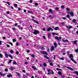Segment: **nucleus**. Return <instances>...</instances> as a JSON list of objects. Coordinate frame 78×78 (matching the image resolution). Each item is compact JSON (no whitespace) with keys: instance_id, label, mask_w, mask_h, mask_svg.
Masks as SVG:
<instances>
[{"instance_id":"f3484780","label":"nucleus","mask_w":78,"mask_h":78,"mask_svg":"<svg viewBox=\"0 0 78 78\" xmlns=\"http://www.w3.org/2000/svg\"><path fill=\"white\" fill-rule=\"evenodd\" d=\"M48 74H52V75H53L54 74V72H53V71H52V73H48Z\"/></svg>"},{"instance_id":"69168bd1","label":"nucleus","mask_w":78,"mask_h":78,"mask_svg":"<svg viewBox=\"0 0 78 78\" xmlns=\"http://www.w3.org/2000/svg\"><path fill=\"white\" fill-rule=\"evenodd\" d=\"M43 38L44 39H45V38H46L45 36H43Z\"/></svg>"},{"instance_id":"f8f14e48","label":"nucleus","mask_w":78,"mask_h":78,"mask_svg":"<svg viewBox=\"0 0 78 78\" xmlns=\"http://www.w3.org/2000/svg\"><path fill=\"white\" fill-rule=\"evenodd\" d=\"M72 22H73V23H76V20L75 19H74L73 20Z\"/></svg>"},{"instance_id":"c9c22d12","label":"nucleus","mask_w":78,"mask_h":78,"mask_svg":"<svg viewBox=\"0 0 78 78\" xmlns=\"http://www.w3.org/2000/svg\"><path fill=\"white\" fill-rule=\"evenodd\" d=\"M9 44H10L11 45H12V46H13V44H12V43L9 42Z\"/></svg>"},{"instance_id":"5fc2aeb1","label":"nucleus","mask_w":78,"mask_h":78,"mask_svg":"<svg viewBox=\"0 0 78 78\" xmlns=\"http://www.w3.org/2000/svg\"><path fill=\"white\" fill-rule=\"evenodd\" d=\"M2 41L0 40V45H2Z\"/></svg>"},{"instance_id":"1a4fd4ad","label":"nucleus","mask_w":78,"mask_h":78,"mask_svg":"<svg viewBox=\"0 0 78 78\" xmlns=\"http://www.w3.org/2000/svg\"><path fill=\"white\" fill-rule=\"evenodd\" d=\"M73 42L74 44H75V45H77L78 44L77 43H76V42H77V40L73 41Z\"/></svg>"},{"instance_id":"4c0bfd02","label":"nucleus","mask_w":78,"mask_h":78,"mask_svg":"<svg viewBox=\"0 0 78 78\" xmlns=\"http://www.w3.org/2000/svg\"><path fill=\"white\" fill-rule=\"evenodd\" d=\"M12 41H13V42H16V39H13Z\"/></svg>"},{"instance_id":"774afa93","label":"nucleus","mask_w":78,"mask_h":78,"mask_svg":"<svg viewBox=\"0 0 78 78\" xmlns=\"http://www.w3.org/2000/svg\"><path fill=\"white\" fill-rule=\"evenodd\" d=\"M25 64H28V62H25Z\"/></svg>"},{"instance_id":"0eeeda50","label":"nucleus","mask_w":78,"mask_h":78,"mask_svg":"<svg viewBox=\"0 0 78 78\" xmlns=\"http://www.w3.org/2000/svg\"><path fill=\"white\" fill-rule=\"evenodd\" d=\"M67 69H69V70H71L72 71H73V69H72V68H70L69 66L67 67Z\"/></svg>"},{"instance_id":"f257e3e1","label":"nucleus","mask_w":78,"mask_h":78,"mask_svg":"<svg viewBox=\"0 0 78 78\" xmlns=\"http://www.w3.org/2000/svg\"><path fill=\"white\" fill-rule=\"evenodd\" d=\"M41 54L43 55H47V52H45V51H42L40 52Z\"/></svg>"},{"instance_id":"864d4df0","label":"nucleus","mask_w":78,"mask_h":78,"mask_svg":"<svg viewBox=\"0 0 78 78\" xmlns=\"http://www.w3.org/2000/svg\"><path fill=\"white\" fill-rule=\"evenodd\" d=\"M64 7V6L63 5H62L61 6V8H63Z\"/></svg>"},{"instance_id":"de8ad7c7","label":"nucleus","mask_w":78,"mask_h":78,"mask_svg":"<svg viewBox=\"0 0 78 78\" xmlns=\"http://www.w3.org/2000/svg\"><path fill=\"white\" fill-rule=\"evenodd\" d=\"M60 59L61 60H64V58H61Z\"/></svg>"},{"instance_id":"8fccbe9b","label":"nucleus","mask_w":78,"mask_h":78,"mask_svg":"<svg viewBox=\"0 0 78 78\" xmlns=\"http://www.w3.org/2000/svg\"><path fill=\"white\" fill-rule=\"evenodd\" d=\"M48 62H51V60H48Z\"/></svg>"},{"instance_id":"58836bf2","label":"nucleus","mask_w":78,"mask_h":78,"mask_svg":"<svg viewBox=\"0 0 78 78\" xmlns=\"http://www.w3.org/2000/svg\"><path fill=\"white\" fill-rule=\"evenodd\" d=\"M62 78H65V76L64 75H62H62H61Z\"/></svg>"},{"instance_id":"bf43d9fd","label":"nucleus","mask_w":78,"mask_h":78,"mask_svg":"<svg viewBox=\"0 0 78 78\" xmlns=\"http://www.w3.org/2000/svg\"><path fill=\"white\" fill-rule=\"evenodd\" d=\"M11 61H12V60H10L9 61V63H11Z\"/></svg>"},{"instance_id":"09e8293b","label":"nucleus","mask_w":78,"mask_h":78,"mask_svg":"<svg viewBox=\"0 0 78 78\" xmlns=\"http://www.w3.org/2000/svg\"><path fill=\"white\" fill-rule=\"evenodd\" d=\"M61 24L62 25H64V22L61 23Z\"/></svg>"},{"instance_id":"2eb2a0df","label":"nucleus","mask_w":78,"mask_h":78,"mask_svg":"<svg viewBox=\"0 0 78 78\" xmlns=\"http://www.w3.org/2000/svg\"><path fill=\"white\" fill-rule=\"evenodd\" d=\"M8 56L9 57H10V58H11V59H13V57H12V56L10 55L9 54Z\"/></svg>"},{"instance_id":"0e129e2a","label":"nucleus","mask_w":78,"mask_h":78,"mask_svg":"<svg viewBox=\"0 0 78 78\" xmlns=\"http://www.w3.org/2000/svg\"><path fill=\"white\" fill-rule=\"evenodd\" d=\"M26 72V71H25V70H23V73H25Z\"/></svg>"},{"instance_id":"c85d7f7f","label":"nucleus","mask_w":78,"mask_h":78,"mask_svg":"<svg viewBox=\"0 0 78 78\" xmlns=\"http://www.w3.org/2000/svg\"><path fill=\"white\" fill-rule=\"evenodd\" d=\"M75 72L76 73V74H77V75L78 76V72L76 71H75Z\"/></svg>"},{"instance_id":"a18cd8bd","label":"nucleus","mask_w":78,"mask_h":78,"mask_svg":"<svg viewBox=\"0 0 78 78\" xmlns=\"http://www.w3.org/2000/svg\"><path fill=\"white\" fill-rule=\"evenodd\" d=\"M50 70H51V69H48V72H50Z\"/></svg>"},{"instance_id":"7c9ffc66","label":"nucleus","mask_w":78,"mask_h":78,"mask_svg":"<svg viewBox=\"0 0 78 78\" xmlns=\"http://www.w3.org/2000/svg\"><path fill=\"white\" fill-rule=\"evenodd\" d=\"M62 19H63V20H66V17H62Z\"/></svg>"},{"instance_id":"c756f323","label":"nucleus","mask_w":78,"mask_h":78,"mask_svg":"<svg viewBox=\"0 0 78 78\" xmlns=\"http://www.w3.org/2000/svg\"><path fill=\"white\" fill-rule=\"evenodd\" d=\"M51 36V34H48V39H49L50 38V37Z\"/></svg>"},{"instance_id":"a19ab883","label":"nucleus","mask_w":78,"mask_h":78,"mask_svg":"<svg viewBox=\"0 0 78 78\" xmlns=\"http://www.w3.org/2000/svg\"><path fill=\"white\" fill-rule=\"evenodd\" d=\"M72 28V27L71 26H70L69 28H68V29L69 30H70V28Z\"/></svg>"},{"instance_id":"f704fd0d","label":"nucleus","mask_w":78,"mask_h":78,"mask_svg":"<svg viewBox=\"0 0 78 78\" xmlns=\"http://www.w3.org/2000/svg\"><path fill=\"white\" fill-rule=\"evenodd\" d=\"M14 6L15 7H17V5L16 4H15Z\"/></svg>"},{"instance_id":"b1692460","label":"nucleus","mask_w":78,"mask_h":78,"mask_svg":"<svg viewBox=\"0 0 78 78\" xmlns=\"http://www.w3.org/2000/svg\"><path fill=\"white\" fill-rule=\"evenodd\" d=\"M10 53H14V52L12 50H10Z\"/></svg>"},{"instance_id":"c03bdc74","label":"nucleus","mask_w":78,"mask_h":78,"mask_svg":"<svg viewBox=\"0 0 78 78\" xmlns=\"http://www.w3.org/2000/svg\"><path fill=\"white\" fill-rule=\"evenodd\" d=\"M35 5L36 6H37V5H38V3H35Z\"/></svg>"},{"instance_id":"2f4dec72","label":"nucleus","mask_w":78,"mask_h":78,"mask_svg":"<svg viewBox=\"0 0 78 78\" xmlns=\"http://www.w3.org/2000/svg\"><path fill=\"white\" fill-rule=\"evenodd\" d=\"M32 67L33 69H34L35 70H36V68H34V66H32Z\"/></svg>"},{"instance_id":"dca6fc26","label":"nucleus","mask_w":78,"mask_h":78,"mask_svg":"<svg viewBox=\"0 0 78 78\" xmlns=\"http://www.w3.org/2000/svg\"><path fill=\"white\" fill-rule=\"evenodd\" d=\"M54 46H55V48H56V47H57V44H56V43H54Z\"/></svg>"},{"instance_id":"f03ea898","label":"nucleus","mask_w":78,"mask_h":78,"mask_svg":"<svg viewBox=\"0 0 78 78\" xmlns=\"http://www.w3.org/2000/svg\"><path fill=\"white\" fill-rule=\"evenodd\" d=\"M39 32L36 30H35L34 31V34H39Z\"/></svg>"},{"instance_id":"13d9d810","label":"nucleus","mask_w":78,"mask_h":78,"mask_svg":"<svg viewBox=\"0 0 78 78\" xmlns=\"http://www.w3.org/2000/svg\"><path fill=\"white\" fill-rule=\"evenodd\" d=\"M12 29L13 30H15L16 29V28H13Z\"/></svg>"},{"instance_id":"473e14b6","label":"nucleus","mask_w":78,"mask_h":78,"mask_svg":"<svg viewBox=\"0 0 78 78\" xmlns=\"http://www.w3.org/2000/svg\"><path fill=\"white\" fill-rule=\"evenodd\" d=\"M8 69L7 68H6L5 69V72H8Z\"/></svg>"},{"instance_id":"39448f33","label":"nucleus","mask_w":78,"mask_h":78,"mask_svg":"<svg viewBox=\"0 0 78 78\" xmlns=\"http://www.w3.org/2000/svg\"><path fill=\"white\" fill-rule=\"evenodd\" d=\"M62 41L64 43L68 42H69V41H68V40H65L64 39H62Z\"/></svg>"},{"instance_id":"ddd939ff","label":"nucleus","mask_w":78,"mask_h":78,"mask_svg":"<svg viewBox=\"0 0 78 78\" xmlns=\"http://www.w3.org/2000/svg\"><path fill=\"white\" fill-rule=\"evenodd\" d=\"M10 69L11 70H13L14 69V67L11 66V67H10Z\"/></svg>"},{"instance_id":"9b49d317","label":"nucleus","mask_w":78,"mask_h":78,"mask_svg":"<svg viewBox=\"0 0 78 78\" xmlns=\"http://www.w3.org/2000/svg\"><path fill=\"white\" fill-rule=\"evenodd\" d=\"M70 14L72 17H73V16H74V15H73V12H71L70 13Z\"/></svg>"},{"instance_id":"9d476101","label":"nucleus","mask_w":78,"mask_h":78,"mask_svg":"<svg viewBox=\"0 0 78 78\" xmlns=\"http://www.w3.org/2000/svg\"><path fill=\"white\" fill-rule=\"evenodd\" d=\"M69 58H73V55L72 54H70V55L69 56Z\"/></svg>"},{"instance_id":"338daca9","label":"nucleus","mask_w":78,"mask_h":78,"mask_svg":"<svg viewBox=\"0 0 78 78\" xmlns=\"http://www.w3.org/2000/svg\"><path fill=\"white\" fill-rule=\"evenodd\" d=\"M43 30L44 31H45V29L44 28H43Z\"/></svg>"},{"instance_id":"4d7b16f0","label":"nucleus","mask_w":78,"mask_h":78,"mask_svg":"<svg viewBox=\"0 0 78 78\" xmlns=\"http://www.w3.org/2000/svg\"><path fill=\"white\" fill-rule=\"evenodd\" d=\"M55 9H56V10H58V9H59V8L58 7L56 8Z\"/></svg>"},{"instance_id":"49530a36","label":"nucleus","mask_w":78,"mask_h":78,"mask_svg":"<svg viewBox=\"0 0 78 78\" xmlns=\"http://www.w3.org/2000/svg\"><path fill=\"white\" fill-rule=\"evenodd\" d=\"M35 56V55H32V57H33L34 58V57Z\"/></svg>"},{"instance_id":"3c124183","label":"nucleus","mask_w":78,"mask_h":78,"mask_svg":"<svg viewBox=\"0 0 78 78\" xmlns=\"http://www.w3.org/2000/svg\"><path fill=\"white\" fill-rule=\"evenodd\" d=\"M49 17H51L52 18H53V16H52L51 15H50L49 16Z\"/></svg>"},{"instance_id":"6e6d98bb","label":"nucleus","mask_w":78,"mask_h":78,"mask_svg":"<svg viewBox=\"0 0 78 78\" xmlns=\"http://www.w3.org/2000/svg\"><path fill=\"white\" fill-rule=\"evenodd\" d=\"M41 50H44V47H42L41 48Z\"/></svg>"},{"instance_id":"423d86ee","label":"nucleus","mask_w":78,"mask_h":78,"mask_svg":"<svg viewBox=\"0 0 78 78\" xmlns=\"http://www.w3.org/2000/svg\"><path fill=\"white\" fill-rule=\"evenodd\" d=\"M50 30H51V31H52L53 29H52V28L51 27H49L48 29H47V31H49Z\"/></svg>"},{"instance_id":"20e7f679","label":"nucleus","mask_w":78,"mask_h":78,"mask_svg":"<svg viewBox=\"0 0 78 78\" xmlns=\"http://www.w3.org/2000/svg\"><path fill=\"white\" fill-rule=\"evenodd\" d=\"M71 60L72 61H73V62L75 63V64H77V63L76 61H75V60H74V59H73V58H71Z\"/></svg>"},{"instance_id":"603ef678","label":"nucleus","mask_w":78,"mask_h":78,"mask_svg":"<svg viewBox=\"0 0 78 78\" xmlns=\"http://www.w3.org/2000/svg\"><path fill=\"white\" fill-rule=\"evenodd\" d=\"M7 4H8L9 5H10V4L9 2H7Z\"/></svg>"},{"instance_id":"e2e57ef3","label":"nucleus","mask_w":78,"mask_h":78,"mask_svg":"<svg viewBox=\"0 0 78 78\" xmlns=\"http://www.w3.org/2000/svg\"><path fill=\"white\" fill-rule=\"evenodd\" d=\"M4 66V65H3V64H1L0 66L2 67V66Z\"/></svg>"},{"instance_id":"aec40b11","label":"nucleus","mask_w":78,"mask_h":78,"mask_svg":"<svg viewBox=\"0 0 78 78\" xmlns=\"http://www.w3.org/2000/svg\"><path fill=\"white\" fill-rule=\"evenodd\" d=\"M7 76L8 78H9L10 77H11L12 76V75H11H11H7Z\"/></svg>"},{"instance_id":"72a5a7b5","label":"nucleus","mask_w":78,"mask_h":78,"mask_svg":"<svg viewBox=\"0 0 78 78\" xmlns=\"http://www.w3.org/2000/svg\"><path fill=\"white\" fill-rule=\"evenodd\" d=\"M66 10L67 11H70V9L68 8H66Z\"/></svg>"},{"instance_id":"a211bd4d","label":"nucleus","mask_w":78,"mask_h":78,"mask_svg":"<svg viewBox=\"0 0 78 78\" xmlns=\"http://www.w3.org/2000/svg\"><path fill=\"white\" fill-rule=\"evenodd\" d=\"M49 12H50L51 14H53V12L52 11V10H51V9L49 10Z\"/></svg>"},{"instance_id":"cd10ccee","label":"nucleus","mask_w":78,"mask_h":78,"mask_svg":"<svg viewBox=\"0 0 78 78\" xmlns=\"http://www.w3.org/2000/svg\"><path fill=\"white\" fill-rule=\"evenodd\" d=\"M44 57H45V58H47V59H49L48 57H47V55H44Z\"/></svg>"},{"instance_id":"6ab92c4d","label":"nucleus","mask_w":78,"mask_h":78,"mask_svg":"<svg viewBox=\"0 0 78 78\" xmlns=\"http://www.w3.org/2000/svg\"><path fill=\"white\" fill-rule=\"evenodd\" d=\"M58 75H62V73L60 71H58Z\"/></svg>"},{"instance_id":"a878e982","label":"nucleus","mask_w":78,"mask_h":78,"mask_svg":"<svg viewBox=\"0 0 78 78\" xmlns=\"http://www.w3.org/2000/svg\"><path fill=\"white\" fill-rule=\"evenodd\" d=\"M75 51L77 53H78V48L77 49H76L75 50Z\"/></svg>"},{"instance_id":"7ed1b4c3","label":"nucleus","mask_w":78,"mask_h":78,"mask_svg":"<svg viewBox=\"0 0 78 78\" xmlns=\"http://www.w3.org/2000/svg\"><path fill=\"white\" fill-rule=\"evenodd\" d=\"M55 47L54 46H51V51H52L53 50H55Z\"/></svg>"},{"instance_id":"393cba45","label":"nucleus","mask_w":78,"mask_h":78,"mask_svg":"<svg viewBox=\"0 0 78 78\" xmlns=\"http://www.w3.org/2000/svg\"><path fill=\"white\" fill-rule=\"evenodd\" d=\"M13 64H15V65H16V64H17V62H16V61H14L13 62Z\"/></svg>"},{"instance_id":"052dcab7","label":"nucleus","mask_w":78,"mask_h":78,"mask_svg":"<svg viewBox=\"0 0 78 78\" xmlns=\"http://www.w3.org/2000/svg\"><path fill=\"white\" fill-rule=\"evenodd\" d=\"M27 53H30V50H28L27 51Z\"/></svg>"},{"instance_id":"412c9836","label":"nucleus","mask_w":78,"mask_h":78,"mask_svg":"<svg viewBox=\"0 0 78 78\" xmlns=\"http://www.w3.org/2000/svg\"><path fill=\"white\" fill-rule=\"evenodd\" d=\"M55 38L57 40H58V41H59V37H55Z\"/></svg>"},{"instance_id":"680f3d73","label":"nucleus","mask_w":78,"mask_h":78,"mask_svg":"<svg viewBox=\"0 0 78 78\" xmlns=\"http://www.w3.org/2000/svg\"><path fill=\"white\" fill-rule=\"evenodd\" d=\"M6 13H7L8 14H9V11H7Z\"/></svg>"},{"instance_id":"ea45409f","label":"nucleus","mask_w":78,"mask_h":78,"mask_svg":"<svg viewBox=\"0 0 78 78\" xmlns=\"http://www.w3.org/2000/svg\"><path fill=\"white\" fill-rule=\"evenodd\" d=\"M50 66H53V63H50Z\"/></svg>"},{"instance_id":"4be33fe9","label":"nucleus","mask_w":78,"mask_h":78,"mask_svg":"<svg viewBox=\"0 0 78 78\" xmlns=\"http://www.w3.org/2000/svg\"><path fill=\"white\" fill-rule=\"evenodd\" d=\"M43 65L44 67H46L47 66V64L45 63V62H44L43 63Z\"/></svg>"},{"instance_id":"bb28decb","label":"nucleus","mask_w":78,"mask_h":78,"mask_svg":"<svg viewBox=\"0 0 78 78\" xmlns=\"http://www.w3.org/2000/svg\"><path fill=\"white\" fill-rule=\"evenodd\" d=\"M6 58H8V55L7 54H6L5 55Z\"/></svg>"},{"instance_id":"e433bc0d","label":"nucleus","mask_w":78,"mask_h":78,"mask_svg":"<svg viewBox=\"0 0 78 78\" xmlns=\"http://www.w3.org/2000/svg\"><path fill=\"white\" fill-rule=\"evenodd\" d=\"M17 75L19 77H20V75L19 73H17Z\"/></svg>"},{"instance_id":"6e6552de","label":"nucleus","mask_w":78,"mask_h":78,"mask_svg":"<svg viewBox=\"0 0 78 78\" xmlns=\"http://www.w3.org/2000/svg\"><path fill=\"white\" fill-rule=\"evenodd\" d=\"M31 20H33L34 21V22H35L36 23H37V24H39V22H38V21H36V20H34V19H31Z\"/></svg>"},{"instance_id":"37998d69","label":"nucleus","mask_w":78,"mask_h":78,"mask_svg":"<svg viewBox=\"0 0 78 78\" xmlns=\"http://www.w3.org/2000/svg\"><path fill=\"white\" fill-rule=\"evenodd\" d=\"M67 17L68 18H69V17H70V16L69 15H67Z\"/></svg>"},{"instance_id":"79ce46f5","label":"nucleus","mask_w":78,"mask_h":78,"mask_svg":"<svg viewBox=\"0 0 78 78\" xmlns=\"http://www.w3.org/2000/svg\"><path fill=\"white\" fill-rule=\"evenodd\" d=\"M0 75H1V76H3V74L2 72H0Z\"/></svg>"},{"instance_id":"5701e85b","label":"nucleus","mask_w":78,"mask_h":78,"mask_svg":"<svg viewBox=\"0 0 78 78\" xmlns=\"http://www.w3.org/2000/svg\"><path fill=\"white\" fill-rule=\"evenodd\" d=\"M0 58H3V55L2 54H0Z\"/></svg>"},{"instance_id":"4468645a","label":"nucleus","mask_w":78,"mask_h":78,"mask_svg":"<svg viewBox=\"0 0 78 78\" xmlns=\"http://www.w3.org/2000/svg\"><path fill=\"white\" fill-rule=\"evenodd\" d=\"M54 30H59V27H56L54 29Z\"/></svg>"}]
</instances>
